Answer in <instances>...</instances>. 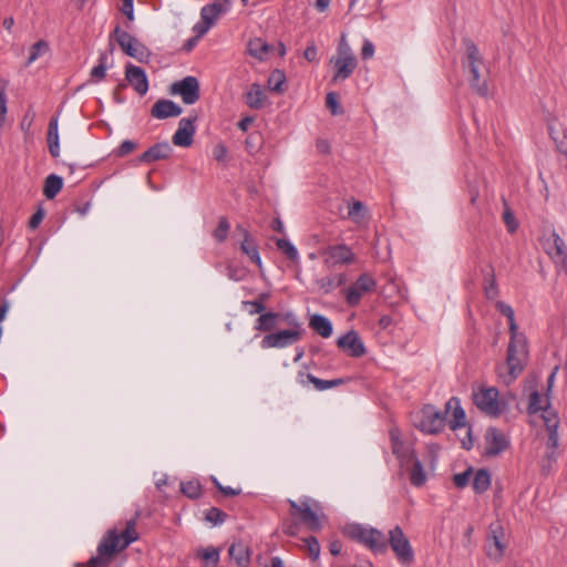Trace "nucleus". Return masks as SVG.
<instances>
[{"label":"nucleus","mask_w":567,"mask_h":567,"mask_svg":"<svg viewBox=\"0 0 567 567\" xmlns=\"http://www.w3.org/2000/svg\"><path fill=\"white\" fill-rule=\"evenodd\" d=\"M306 544H307L309 556L313 560H317L320 555V544H319L318 539L313 536H310L306 539Z\"/></svg>","instance_id":"5fc2aeb1"},{"label":"nucleus","mask_w":567,"mask_h":567,"mask_svg":"<svg viewBox=\"0 0 567 567\" xmlns=\"http://www.w3.org/2000/svg\"><path fill=\"white\" fill-rule=\"evenodd\" d=\"M259 315L260 316L256 320L254 328H255V330L264 331V332L271 331L272 329H275L277 327L279 319L281 318V313L272 312V311H269V312L264 311Z\"/></svg>","instance_id":"cd10ccee"},{"label":"nucleus","mask_w":567,"mask_h":567,"mask_svg":"<svg viewBox=\"0 0 567 567\" xmlns=\"http://www.w3.org/2000/svg\"><path fill=\"white\" fill-rule=\"evenodd\" d=\"M183 109L175 102L161 99L151 109V115L158 120L179 116Z\"/></svg>","instance_id":"b1692460"},{"label":"nucleus","mask_w":567,"mask_h":567,"mask_svg":"<svg viewBox=\"0 0 567 567\" xmlns=\"http://www.w3.org/2000/svg\"><path fill=\"white\" fill-rule=\"evenodd\" d=\"M288 504L291 509L290 514L292 516H299L300 520L306 524L309 529L313 532L321 529L318 502L305 496L299 503L293 499H288Z\"/></svg>","instance_id":"39448f33"},{"label":"nucleus","mask_w":567,"mask_h":567,"mask_svg":"<svg viewBox=\"0 0 567 567\" xmlns=\"http://www.w3.org/2000/svg\"><path fill=\"white\" fill-rule=\"evenodd\" d=\"M386 542L388 546H391L400 563L411 564L414 560L413 548L400 526L396 525L389 532V538H386Z\"/></svg>","instance_id":"6e6552de"},{"label":"nucleus","mask_w":567,"mask_h":567,"mask_svg":"<svg viewBox=\"0 0 567 567\" xmlns=\"http://www.w3.org/2000/svg\"><path fill=\"white\" fill-rule=\"evenodd\" d=\"M230 225L226 217H220L217 228L214 230L213 236L218 243L226 240Z\"/></svg>","instance_id":"8fccbe9b"},{"label":"nucleus","mask_w":567,"mask_h":567,"mask_svg":"<svg viewBox=\"0 0 567 567\" xmlns=\"http://www.w3.org/2000/svg\"><path fill=\"white\" fill-rule=\"evenodd\" d=\"M545 251L559 266L567 272V248L564 239L556 233H553L544 244Z\"/></svg>","instance_id":"4468645a"},{"label":"nucleus","mask_w":567,"mask_h":567,"mask_svg":"<svg viewBox=\"0 0 567 567\" xmlns=\"http://www.w3.org/2000/svg\"><path fill=\"white\" fill-rule=\"evenodd\" d=\"M411 463L413 466L410 473V482L412 485L420 487L425 483L426 474L419 458L415 457Z\"/></svg>","instance_id":"e433bc0d"},{"label":"nucleus","mask_w":567,"mask_h":567,"mask_svg":"<svg viewBox=\"0 0 567 567\" xmlns=\"http://www.w3.org/2000/svg\"><path fill=\"white\" fill-rule=\"evenodd\" d=\"M367 208L360 200H354L349 206L348 216L355 223H360L365 216Z\"/></svg>","instance_id":"c03bdc74"},{"label":"nucleus","mask_w":567,"mask_h":567,"mask_svg":"<svg viewBox=\"0 0 567 567\" xmlns=\"http://www.w3.org/2000/svg\"><path fill=\"white\" fill-rule=\"evenodd\" d=\"M121 49L130 56L140 62H144L150 56L148 49L138 40V38H116Z\"/></svg>","instance_id":"4be33fe9"},{"label":"nucleus","mask_w":567,"mask_h":567,"mask_svg":"<svg viewBox=\"0 0 567 567\" xmlns=\"http://www.w3.org/2000/svg\"><path fill=\"white\" fill-rule=\"evenodd\" d=\"M44 218V210L43 208H39L30 218L29 220V227L31 229L38 228V226L41 224V221Z\"/></svg>","instance_id":"69168bd1"},{"label":"nucleus","mask_w":567,"mask_h":567,"mask_svg":"<svg viewBox=\"0 0 567 567\" xmlns=\"http://www.w3.org/2000/svg\"><path fill=\"white\" fill-rule=\"evenodd\" d=\"M549 430H548V440H547V453L546 457L548 461L555 460V450L558 446V433L557 429H555V422L549 421Z\"/></svg>","instance_id":"79ce46f5"},{"label":"nucleus","mask_w":567,"mask_h":567,"mask_svg":"<svg viewBox=\"0 0 567 567\" xmlns=\"http://www.w3.org/2000/svg\"><path fill=\"white\" fill-rule=\"evenodd\" d=\"M390 440L392 453L400 461L401 466L409 465L416 457L414 451L403 443L400 431L396 427L390 430Z\"/></svg>","instance_id":"6ab92c4d"},{"label":"nucleus","mask_w":567,"mask_h":567,"mask_svg":"<svg viewBox=\"0 0 567 567\" xmlns=\"http://www.w3.org/2000/svg\"><path fill=\"white\" fill-rule=\"evenodd\" d=\"M269 298L270 295L268 292H261L255 300L243 301L241 306L250 316L259 315L266 310V302Z\"/></svg>","instance_id":"7c9ffc66"},{"label":"nucleus","mask_w":567,"mask_h":567,"mask_svg":"<svg viewBox=\"0 0 567 567\" xmlns=\"http://www.w3.org/2000/svg\"><path fill=\"white\" fill-rule=\"evenodd\" d=\"M109 53L102 52L99 56V63L91 70V81L100 82L106 75Z\"/></svg>","instance_id":"4c0bfd02"},{"label":"nucleus","mask_w":567,"mask_h":567,"mask_svg":"<svg viewBox=\"0 0 567 567\" xmlns=\"http://www.w3.org/2000/svg\"><path fill=\"white\" fill-rule=\"evenodd\" d=\"M247 52L259 61H266L271 56H284L286 47L282 42L269 43L265 38H250L247 42Z\"/></svg>","instance_id":"1a4fd4ad"},{"label":"nucleus","mask_w":567,"mask_h":567,"mask_svg":"<svg viewBox=\"0 0 567 567\" xmlns=\"http://www.w3.org/2000/svg\"><path fill=\"white\" fill-rule=\"evenodd\" d=\"M319 288L322 290L323 293H330L333 289H336L334 278L332 277H324L317 281Z\"/></svg>","instance_id":"052dcab7"},{"label":"nucleus","mask_w":567,"mask_h":567,"mask_svg":"<svg viewBox=\"0 0 567 567\" xmlns=\"http://www.w3.org/2000/svg\"><path fill=\"white\" fill-rule=\"evenodd\" d=\"M59 142L58 120L52 118L48 128V143Z\"/></svg>","instance_id":"680f3d73"},{"label":"nucleus","mask_w":567,"mask_h":567,"mask_svg":"<svg viewBox=\"0 0 567 567\" xmlns=\"http://www.w3.org/2000/svg\"><path fill=\"white\" fill-rule=\"evenodd\" d=\"M326 105L330 109L333 115H338L342 113V110L339 106L338 94L336 92H329L326 96Z\"/></svg>","instance_id":"864d4df0"},{"label":"nucleus","mask_w":567,"mask_h":567,"mask_svg":"<svg viewBox=\"0 0 567 567\" xmlns=\"http://www.w3.org/2000/svg\"><path fill=\"white\" fill-rule=\"evenodd\" d=\"M276 245L278 249L282 251L290 260L298 259V250L289 240L279 238L277 239Z\"/></svg>","instance_id":"de8ad7c7"},{"label":"nucleus","mask_w":567,"mask_h":567,"mask_svg":"<svg viewBox=\"0 0 567 567\" xmlns=\"http://www.w3.org/2000/svg\"><path fill=\"white\" fill-rule=\"evenodd\" d=\"M344 384L343 379H333V380H322L315 377L313 386L317 391H326L332 388H337L339 385Z\"/></svg>","instance_id":"09e8293b"},{"label":"nucleus","mask_w":567,"mask_h":567,"mask_svg":"<svg viewBox=\"0 0 567 567\" xmlns=\"http://www.w3.org/2000/svg\"><path fill=\"white\" fill-rule=\"evenodd\" d=\"M484 291L487 299H494L498 295V288L494 274V268L489 265L485 270Z\"/></svg>","instance_id":"c9c22d12"},{"label":"nucleus","mask_w":567,"mask_h":567,"mask_svg":"<svg viewBox=\"0 0 567 567\" xmlns=\"http://www.w3.org/2000/svg\"><path fill=\"white\" fill-rule=\"evenodd\" d=\"M9 86V81L6 79L0 80V126L6 121L7 114V89Z\"/></svg>","instance_id":"a18cd8bd"},{"label":"nucleus","mask_w":567,"mask_h":567,"mask_svg":"<svg viewBox=\"0 0 567 567\" xmlns=\"http://www.w3.org/2000/svg\"><path fill=\"white\" fill-rule=\"evenodd\" d=\"M229 556L236 561L239 567H247L249 564V551L248 547L241 543H234L229 547Z\"/></svg>","instance_id":"c756f323"},{"label":"nucleus","mask_w":567,"mask_h":567,"mask_svg":"<svg viewBox=\"0 0 567 567\" xmlns=\"http://www.w3.org/2000/svg\"><path fill=\"white\" fill-rule=\"evenodd\" d=\"M213 483L215 485V487L225 496L227 497H233V496H237L241 493V489L240 488H233L230 486H224L219 483V481L215 477H213Z\"/></svg>","instance_id":"6e6d98bb"},{"label":"nucleus","mask_w":567,"mask_h":567,"mask_svg":"<svg viewBox=\"0 0 567 567\" xmlns=\"http://www.w3.org/2000/svg\"><path fill=\"white\" fill-rule=\"evenodd\" d=\"M140 515L141 512L136 511L134 517L125 522V527L121 532L116 527L109 529L97 545L96 555L92 556L85 566L109 567L118 553L136 542L138 539L136 524Z\"/></svg>","instance_id":"f257e3e1"},{"label":"nucleus","mask_w":567,"mask_h":567,"mask_svg":"<svg viewBox=\"0 0 567 567\" xmlns=\"http://www.w3.org/2000/svg\"><path fill=\"white\" fill-rule=\"evenodd\" d=\"M445 417L444 414L435 410L433 406H425L423 409V416L420 422V427L423 432L436 434L444 429Z\"/></svg>","instance_id":"f3484780"},{"label":"nucleus","mask_w":567,"mask_h":567,"mask_svg":"<svg viewBox=\"0 0 567 567\" xmlns=\"http://www.w3.org/2000/svg\"><path fill=\"white\" fill-rule=\"evenodd\" d=\"M49 51V44L44 40H40L30 48V55L27 60V65L31 64L39 56H42Z\"/></svg>","instance_id":"37998d69"},{"label":"nucleus","mask_w":567,"mask_h":567,"mask_svg":"<svg viewBox=\"0 0 567 567\" xmlns=\"http://www.w3.org/2000/svg\"><path fill=\"white\" fill-rule=\"evenodd\" d=\"M181 492L190 499H197L202 495V485L197 480L182 482Z\"/></svg>","instance_id":"a19ab883"},{"label":"nucleus","mask_w":567,"mask_h":567,"mask_svg":"<svg viewBox=\"0 0 567 567\" xmlns=\"http://www.w3.org/2000/svg\"><path fill=\"white\" fill-rule=\"evenodd\" d=\"M498 390L494 386L482 388L473 393V401L478 410L495 417L505 409V404L498 400Z\"/></svg>","instance_id":"0eeeda50"},{"label":"nucleus","mask_w":567,"mask_h":567,"mask_svg":"<svg viewBox=\"0 0 567 567\" xmlns=\"http://www.w3.org/2000/svg\"><path fill=\"white\" fill-rule=\"evenodd\" d=\"M473 470L472 467L467 468L462 473H457L453 476V483L457 488H464L468 485L470 480L472 477Z\"/></svg>","instance_id":"3c124183"},{"label":"nucleus","mask_w":567,"mask_h":567,"mask_svg":"<svg viewBox=\"0 0 567 567\" xmlns=\"http://www.w3.org/2000/svg\"><path fill=\"white\" fill-rule=\"evenodd\" d=\"M503 528L499 524H492L487 536L486 554L491 559L501 560L505 553V544L502 540Z\"/></svg>","instance_id":"dca6fc26"},{"label":"nucleus","mask_w":567,"mask_h":567,"mask_svg":"<svg viewBox=\"0 0 567 567\" xmlns=\"http://www.w3.org/2000/svg\"><path fill=\"white\" fill-rule=\"evenodd\" d=\"M123 1V4H122V12L130 19L132 20L133 19V11H134V7H133V0H122Z\"/></svg>","instance_id":"774afa93"},{"label":"nucleus","mask_w":567,"mask_h":567,"mask_svg":"<svg viewBox=\"0 0 567 567\" xmlns=\"http://www.w3.org/2000/svg\"><path fill=\"white\" fill-rule=\"evenodd\" d=\"M343 535L364 545L375 554H384L388 550L386 537L377 528L361 524H348L343 528Z\"/></svg>","instance_id":"7ed1b4c3"},{"label":"nucleus","mask_w":567,"mask_h":567,"mask_svg":"<svg viewBox=\"0 0 567 567\" xmlns=\"http://www.w3.org/2000/svg\"><path fill=\"white\" fill-rule=\"evenodd\" d=\"M279 320H284L287 324H289L291 327V330H298L301 332L303 331L298 317L293 312H287L285 315H281V318Z\"/></svg>","instance_id":"4d7b16f0"},{"label":"nucleus","mask_w":567,"mask_h":567,"mask_svg":"<svg viewBox=\"0 0 567 567\" xmlns=\"http://www.w3.org/2000/svg\"><path fill=\"white\" fill-rule=\"evenodd\" d=\"M237 230L240 231V234L244 237V239L240 244L241 251L246 256H248V258L250 259L251 262H254L255 265L258 266L259 269H261L262 262H261L259 249H258V246H257L255 239L251 237L249 231L246 228H244L243 226L238 225Z\"/></svg>","instance_id":"393cba45"},{"label":"nucleus","mask_w":567,"mask_h":567,"mask_svg":"<svg viewBox=\"0 0 567 567\" xmlns=\"http://www.w3.org/2000/svg\"><path fill=\"white\" fill-rule=\"evenodd\" d=\"M330 64L333 70L331 78L333 84L349 79L358 68V59L346 38H341L336 54L330 58Z\"/></svg>","instance_id":"f03ea898"},{"label":"nucleus","mask_w":567,"mask_h":567,"mask_svg":"<svg viewBox=\"0 0 567 567\" xmlns=\"http://www.w3.org/2000/svg\"><path fill=\"white\" fill-rule=\"evenodd\" d=\"M548 406H549L548 398H546L544 400L537 390L533 391L529 394L528 408H527L529 414H535L539 411H543L544 409H546Z\"/></svg>","instance_id":"58836bf2"},{"label":"nucleus","mask_w":567,"mask_h":567,"mask_svg":"<svg viewBox=\"0 0 567 567\" xmlns=\"http://www.w3.org/2000/svg\"><path fill=\"white\" fill-rule=\"evenodd\" d=\"M337 346L348 352L353 358H360L365 354V347L354 330L348 331L337 340Z\"/></svg>","instance_id":"a211bd4d"},{"label":"nucleus","mask_w":567,"mask_h":567,"mask_svg":"<svg viewBox=\"0 0 567 567\" xmlns=\"http://www.w3.org/2000/svg\"><path fill=\"white\" fill-rule=\"evenodd\" d=\"M466 47V58H467V65L470 69L471 78H470V84L471 87L481 96H486L488 93V86L485 80H480V70L483 65V59L480 54L478 49L474 43L471 41L465 42Z\"/></svg>","instance_id":"423d86ee"},{"label":"nucleus","mask_w":567,"mask_h":567,"mask_svg":"<svg viewBox=\"0 0 567 567\" xmlns=\"http://www.w3.org/2000/svg\"><path fill=\"white\" fill-rule=\"evenodd\" d=\"M136 143L131 140L123 141L116 150V155L120 157L126 156L136 148Z\"/></svg>","instance_id":"13d9d810"},{"label":"nucleus","mask_w":567,"mask_h":567,"mask_svg":"<svg viewBox=\"0 0 567 567\" xmlns=\"http://www.w3.org/2000/svg\"><path fill=\"white\" fill-rule=\"evenodd\" d=\"M246 104L254 110H259L264 106V93L259 84L254 83L245 95Z\"/></svg>","instance_id":"473e14b6"},{"label":"nucleus","mask_w":567,"mask_h":567,"mask_svg":"<svg viewBox=\"0 0 567 567\" xmlns=\"http://www.w3.org/2000/svg\"><path fill=\"white\" fill-rule=\"evenodd\" d=\"M528 360L527 339L524 333L511 336L506 364L508 367L509 379H516L525 369Z\"/></svg>","instance_id":"20e7f679"},{"label":"nucleus","mask_w":567,"mask_h":567,"mask_svg":"<svg viewBox=\"0 0 567 567\" xmlns=\"http://www.w3.org/2000/svg\"><path fill=\"white\" fill-rule=\"evenodd\" d=\"M491 486V474L486 468L478 470L472 482V487L477 494H483Z\"/></svg>","instance_id":"72a5a7b5"},{"label":"nucleus","mask_w":567,"mask_h":567,"mask_svg":"<svg viewBox=\"0 0 567 567\" xmlns=\"http://www.w3.org/2000/svg\"><path fill=\"white\" fill-rule=\"evenodd\" d=\"M446 412L452 411V419L449 421L451 430L464 427L466 425V415L464 409L461 406V402L457 398H451L445 405Z\"/></svg>","instance_id":"a878e982"},{"label":"nucleus","mask_w":567,"mask_h":567,"mask_svg":"<svg viewBox=\"0 0 567 567\" xmlns=\"http://www.w3.org/2000/svg\"><path fill=\"white\" fill-rule=\"evenodd\" d=\"M496 309L508 319V328L511 336L519 334L520 332H518V327L515 321L514 309L504 301H497Z\"/></svg>","instance_id":"f704fd0d"},{"label":"nucleus","mask_w":567,"mask_h":567,"mask_svg":"<svg viewBox=\"0 0 567 567\" xmlns=\"http://www.w3.org/2000/svg\"><path fill=\"white\" fill-rule=\"evenodd\" d=\"M377 288V281L369 274H362L354 284L346 290V300L350 307L360 303L365 293L372 292Z\"/></svg>","instance_id":"f8f14e48"},{"label":"nucleus","mask_w":567,"mask_h":567,"mask_svg":"<svg viewBox=\"0 0 567 567\" xmlns=\"http://www.w3.org/2000/svg\"><path fill=\"white\" fill-rule=\"evenodd\" d=\"M324 255L329 266L348 265L354 260V254L347 245L329 246Z\"/></svg>","instance_id":"412c9836"},{"label":"nucleus","mask_w":567,"mask_h":567,"mask_svg":"<svg viewBox=\"0 0 567 567\" xmlns=\"http://www.w3.org/2000/svg\"><path fill=\"white\" fill-rule=\"evenodd\" d=\"M62 187H63L62 177H60L55 174H50L44 181L43 195L48 199H53L60 193Z\"/></svg>","instance_id":"2f4dec72"},{"label":"nucleus","mask_w":567,"mask_h":567,"mask_svg":"<svg viewBox=\"0 0 567 567\" xmlns=\"http://www.w3.org/2000/svg\"><path fill=\"white\" fill-rule=\"evenodd\" d=\"M301 337V331L298 330H280L278 332L266 334L261 340V348H286L297 343Z\"/></svg>","instance_id":"ddd939ff"},{"label":"nucleus","mask_w":567,"mask_h":567,"mask_svg":"<svg viewBox=\"0 0 567 567\" xmlns=\"http://www.w3.org/2000/svg\"><path fill=\"white\" fill-rule=\"evenodd\" d=\"M543 419L546 425L547 431L549 430V421L555 422V429H558L559 419L555 411H553L549 406L543 410Z\"/></svg>","instance_id":"bf43d9fd"},{"label":"nucleus","mask_w":567,"mask_h":567,"mask_svg":"<svg viewBox=\"0 0 567 567\" xmlns=\"http://www.w3.org/2000/svg\"><path fill=\"white\" fill-rule=\"evenodd\" d=\"M197 115L194 114L189 117H183L178 122V127L172 137V142L176 146L188 147L193 144V137L196 132L195 122Z\"/></svg>","instance_id":"2eb2a0df"},{"label":"nucleus","mask_w":567,"mask_h":567,"mask_svg":"<svg viewBox=\"0 0 567 567\" xmlns=\"http://www.w3.org/2000/svg\"><path fill=\"white\" fill-rule=\"evenodd\" d=\"M202 558L210 564V567H216L219 560V551L214 547H208L203 551Z\"/></svg>","instance_id":"603ef678"},{"label":"nucleus","mask_w":567,"mask_h":567,"mask_svg":"<svg viewBox=\"0 0 567 567\" xmlns=\"http://www.w3.org/2000/svg\"><path fill=\"white\" fill-rule=\"evenodd\" d=\"M171 152L172 147L168 143H157L141 154L138 162L150 164L159 159H165L169 156Z\"/></svg>","instance_id":"bb28decb"},{"label":"nucleus","mask_w":567,"mask_h":567,"mask_svg":"<svg viewBox=\"0 0 567 567\" xmlns=\"http://www.w3.org/2000/svg\"><path fill=\"white\" fill-rule=\"evenodd\" d=\"M125 76L128 83L140 95H145L148 91V81L145 71L135 65H127Z\"/></svg>","instance_id":"5701e85b"},{"label":"nucleus","mask_w":567,"mask_h":567,"mask_svg":"<svg viewBox=\"0 0 567 567\" xmlns=\"http://www.w3.org/2000/svg\"><path fill=\"white\" fill-rule=\"evenodd\" d=\"M485 440V454L487 456H497L502 452H504L509 445V442L504 435V433H502L499 430L495 427H491L487 430Z\"/></svg>","instance_id":"aec40b11"},{"label":"nucleus","mask_w":567,"mask_h":567,"mask_svg":"<svg viewBox=\"0 0 567 567\" xmlns=\"http://www.w3.org/2000/svg\"><path fill=\"white\" fill-rule=\"evenodd\" d=\"M213 156L219 163L225 162V159L227 157V148H226V146L224 144H217L213 148Z\"/></svg>","instance_id":"0e129e2a"},{"label":"nucleus","mask_w":567,"mask_h":567,"mask_svg":"<svg viewBox=\"0 0 567 567\" xmlns=\"http://www.w3.org/2000/svg\"><path fill=\"white\" fill-rule=\"evenodd\" d=\"M296 380L301 386L306 388L309 383L313 384L315 375L306 371H298Z\"/></svg>","instance_id":"e2e57ef3"},{"label":"nucleus","mask_w":567,"mask_h":567,"mask_svg":"<svg viewBox=\"0 0 567 567\" xmlns=\"http://www.w3.org/2000/svg\"><path fill=\"white\" fill-rule=\"evenodd\" d=\"M374 54V45L372 42L370 41H365L363 43V47H362V50H361V56L363 60H368L370 58H372Z\"/></svg>","instance_id":"338daca9"},{"label":"nucleus","mask_w":567,"mask_h":567,"mask_svg":"<svg viewBox=\"0 0 567 567\" xmlns=\"http://www.w3.org/2000/svg\"><path fill=\"white\" fill-rule=\"evenodd\" d=\"M227 3L221 2H215L203 7L200 10V21L193 28L196 35L206 34L216 23L220 14L227 11Z\"/></svg>","instance_id":"9b49d317"},{"label":"nucleus","mask_w":567,"mask_h":567,"mask_svg":"<svg viewBox=\"0 0 567 567\" xmlns=\"http://www.w3.org/2000/svg\"><path fill=\"white\" fill-rule=\"evenodd\" d=\"M227 518V514L217 507H210L205 512V519L213 525H220Z\"/></svg>","instance_id":"49530a36"},{"label":"nucleus","mask_w":567,"mask_h":567,"mask_svg":"<svg viewBox=\"0 0 567 567\" xmlns=\"http://www.w3.org/2000/svg\"><path fill=\"white\" fill-rule=\"evenodd\" d=\"M309 327L322 338H329L333 331L330 320L321 315L311 316Z\"/></svg>","instance_id":"c85d7f7f"},{"label":"nucleus","mask_w":567,"mask_h":567,"mask_svg":"<svg viewBox=\"0 0 567 567\" xmlns=\"http://www.w3.org/2000/svg\"><path fill=\"white\" fill-rule=\"evenodd\" d=\"M286 82V75L282 71L276 69L268 78V87L270 91L276 93H282L285 91L284 84Z\"/></svg>","instance_id":"ea45409f"},{"label":"nucleus","mask_w":567,"mask_h":567,"mask_svg":"<svg viewBox=\"0 0 567 567\" xmlns=\"http://www.w3.org/2000/svg\"><path fill=\"white\" fill-rule=\"evenodd\" d=\"M169 92L173 95H179L185 104L192 105L200 97L199 81L197 78L188 75L181 81L174 82L169 87Z\"/></svg>","instance_id":"9d476101"}]
</instances>
